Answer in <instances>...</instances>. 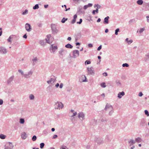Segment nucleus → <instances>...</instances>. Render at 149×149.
I'll return each instance as SVG.
<instances>
[{"label": "nucleus", "mask_w": 149, "mask_h": 149, "mask_svg": "<svg viewBox=\"0 0 149 149\" xmlns=\"http://www.w3.org/2000/svg\"><path fill=\"white\" fill-rule=\"evenodd\" d=\"M11 37L9 36V37L7 39V41L8 42H10V43L11 42Z\"/></svg>", "instance_id": "nucleus-49"}, {"label": "nucleus", "mask_w": 149, "mask_h": 149, "mask_svg": "<svg viewBox=\"0 0 149 149\" xmlns=\"http://www.w3.org/2000/svg\"><path fill=\"white\" fill-rule=\"evenodd\" d=\"M129 66V65L127 63H124L122 65V66L124 67H128Z\"/></svg>", "instance_id": "nucleus-40"}, {"label": "nucleus", "mask_w": 149, "mask_h": 149, "mask_svg": "<svg viewBox=\"0 0 149 149\" xmlns=\"http://www.w3.org/2000/svg\"><path fill=\"white\" fill-rule=\"evenodd\" d=\"M73 57L75 58L78 56L79 55V52L77 50H74L72 52Z\"/></svg>", "instance_id": "nucleus-7"}, {"label": "nucleus", "mask_w": 149, "mask_h": 149, "mask_svg": "<svg viewBox=\"0 0 149 149\" xmlns=\"http://www.w3.org/2000/svg\"><path fill=\"white\" fill-rule=\"evenodd\" d=\"M28 10L27 9H26L25 11L23 12L22 14L23 15H26L28 13Z\"/></svg>", "instance_id": "nucleus-34"}, {"label": "nucleus", "mask_w": 149, "mask_h": 149, "mask_svg": "<svg viewBox=\"0 0 149 149\" xmlns=\"http://www.w3.org/2000/svg\"><path fill=\"white\" fill-rule=\"evenodd\" d=\"M18 72L20 73L25 78L28 79L32 75L33 72L31 70L29 71L27 74H24V72L21 69H19Z\"/></svg>", "instance_id": "nucleus-1"}, {"label": "nucleus", "mask_w": 149, "mask_h": 149, "mask_svg": "<svg viewBox=\"0 0 149 149\" xmlns=\"http://www.w3.org/2000/svg\"><path fill=\"white\" fill-rule=\"evenodd\" d=\"M110 140V139H109V137L108 136H106V137H105V141L106 142H107L109 141Z\"/></svg>", "instance_id": "nucleus-32"}, {"label": "nucleus", "mask_w": 149, "mask_h": 149, "mask_svg": "<svg viewBox=\"0 0 149 149\" xmlns=\"http://www.w3.org/2000/svg\"><path fill=\"white\" fill-rule=\"evenodd\" d=\"M81 77H82V78H85V79L82 80V81L83 82L87 81V79H86V77L85 75H83L81 76Z\"/></svg>", "instance_id": "nucleus-29"}, {"label": "nucleus", "mask_w": 149, "mask_h": 149, "mask_svg": "<svg viewBox=\"0 0 149 149\" xmlns=\"http://www.w3.org/2000/svg\"><path fill=\"white\" fill-rule=\"evenodd\" d=\"M147 18V21L148 22H149V17L148 16H147L146 17Z\"/></svg>", "instance_id": "nucleus-62"}, {"label": "nucleus", "mask_w": 149, "mask_h": 149, "mask_svg": "<svg viewBox=\"0 0 149 149\" xmlns=\"http://www.w3.org/2000/svg\"><path fill=\"white\" fill-rule=\"evenodd\" d=\"M21 136L22 139H25L27 137L26 133L25 132H23V133L22 134Z\"/></svg>", "instance_id": "nucleus-17"}, {"label": "nucleus", "mask_w": 149, "mask_h": 149, "mask_svg": "<svg viewBox=\"0 0 149 149\" xmlns=\"http://www.w3.org/2000/svg\"><path fill=\"white\" fill-rule=\"evenodd\" d=\"M119 28H118L117 29H116L115 30V34L116 35H117L118 34V32H119Z\"/></svg>", "instance_id": "nucleus-44"}, {"label": "nucleus", "mask_w": 149, "mask_h": 149, "mask_svg": "<svg viewBox=\"0 0 149 149\" xmlns=\"http://www.w3.org/2000/svg\"><path fill=\"white\" fill-rule=\"evenodd\" d=\"M3 103V101L2 99H0V105H2Z\"/></svg>", "instance_id": "nucleus-54"}, {"label": "nucleus", "mask_w": 149, "mask_h": 149, "mask_svg": "<svg viewBox=\"0 0 149 149\" xmlns=\"http://www.w3.org/2000/svg\"><path fill=\"white\" fill-rule=\"evenodd\" d=\"M94 7L95 8V7H96L98 9L100 8L101 7V6L98 4L95 5Z\"/></svg>", "instance_id": "nucleus-37"}, {"label": "nucleus", "mask_w": 149, "mask_h": 149, "mask_svg": "<svg viewBox=\"0 0 149 149\" xmlns=\"http://www.w3.org/2000/svg\"><path fill=\"white\" fill-rule=\"evenodd\" d=\"M109 16L105 17L104 19L103 23L104 24H107L109 23Z\"/></svg>", "instance_id": "nucleus-15"}, {"label": "nucleus", "mask_w": 149, "mask_h": 149, "mask_svg": "<svg viewBox=\"0 0 149 149\" xmlns=\"http://www.w3.org/2000/svg\"><path fill=\"white\" fill-rule=\"evenodd\" d=\"M125 95V93L123 91H122L121 92H120L118 93V97L119 98H121L122 97V96H123Z\"/></svg>", "instance_id": "nucleus-16"}, {"label": "nucleus", "mask_w": 149, "mask_h": 149, "mask_svg": "<svg viewBox=\"0 0 149 149\" xmlns=\"http://www.w3.org/2000/svg\"><path fill=\"white\" fill-rule=\"evenodd\" d=\"M14 76L13 75L10 77L7 80V83L8 84H10L14 79Z\"/></svg>", "instance_id": "nucleus-12"}, {"label": "nucleus", "mask_w": 149, "mask_h": 149, "mask_svg": "<svg viewBox=\"0 0 149 149\" xmlns=\"http://www.w3.org/2000/svg\"><path fill=\"white\" fill-rule=\"evenodd\" d=\"M61 149H68V148L65 146H62L61 147Z\"/></svg>", "instance_id": "nucleus-45"}, {"label": "nucleus", "mask_w": 149, "mask_h": 149, "mask_svg": "<svg viewBox=\"0 0 149 149\" xmlns=\"http://www.w3.org/2000/svg\"><path fill=\"white\" fill-rule=\"evenodd\" d=\"M40 43L41 45L43 46L45 45V43L43 40H41L40 41Z\"/></svg>", "instance_id": "nucleus-41"}, {"label": "nucleus", "mask_w": 149, "mask_h": 149, "mask_svg": "<svg viewBox=\"0 0 149 149\" xmlns=\"http://www.w3.org/2000/svg\"><path fill=\"white\" fill-rule=\"evenodd\" d=\"M88 6H87V5H85L84 6V10H86V9L87 8H88Z\"/></svg>", "instance_id": "nucleus-56"}, {"label": "nucleus", "mask_w": 149, "mask_h": 149, "mask_svg": "<svg viewBox=\"0 0 149 149\" xmlns=\"http://www.w3.org/2000/svg\"><path fill=\"white\" fill-rule=\"evenodd\" d=\"M52 31L54 33H57L59 31L56 28V25L55 24H52L51 25Z\"/></svg>", "instance_id": "nucleus-4"}, {"label": "nucleus", "mask_w": 149, "mask_h": 149, "mask_svg": "<svg viewBox=\"0 0 149 149\" xmlns=\"http://www.w3.org/2000/svg\"><path fill=\"white\" fill-rule=\"evenodd\" d=\"M138 143H140L142 141V139L140 137H138L135 139V141Z\"/></svg>", "instance_id": "nucleus-25"}, {"label": "nucleus", "mask_w": 149, "mask_h": 149, "mask_svg": "<svg viewBox=\"0 0 149 149\" xmlns=\"http://www.w3.org/2000/svg\"><path fill=\"white\" fill-rule=\"evenodd\" d=\"M65 47L66 48L70 49H72L73 47L69 43L66 45H65Z\"/></svg>", "instance_id": "nucleus-26"}, {"label": "nucleus", "mask_w": 149, "mask_h": 149, "mask_svg": "<svg viewBox=\"0 0 149 149\" xmlns=\"http://www.w3.org/2000/svg\"><path fill=\"white\" fill-rule=\"evenodd\" d=\"M102 45H101L100 46L97 48V50L98 51H100L102 48Z\"/></svg>", "instance_id": "nucleus-52"}, {"label": "nucleus", "mask_w": 149, "mask_h": 149, "mask_svg": "<svg viewBox=\"0 0 149 149\" xmlns=\"http://www.w3.org/2000/svg\"><path fill=\"white\" fill-rule=\"evenodd\" d=\"M95 142L99 145L102 144L104 143V141L102 139L100 138H97L95 139Z\"/></svg>", "instance_id": "nucleus-10"}, {"label": "nucleus", "mask_w": 149, "mask_h": 149, "mask_svg": "<svg viewBox=\"0 0 149 149\" xmlns=\"http://www.w3.org/2000/svg\"><path fill=\"white\" fill-rule=\"evenodd\" d=\"M7 52V49L4 47L1 46L0 47V52L1 54H5Z\"/></svg>", "instance_id": "nucleus-8"}, {"label": "nucleus", "mask_w": 149, "mask_h": 149, "mask_svg": "<svg viewBox=\"0 0 149 149\" xmlns=\"http://www.w3.org/2000/svg\"><path fill=\"white\" fill-rule=\"evenodd\" d=\"M77 15L75 14L74 15V16L73 19H76L77 18Z\"/></svg>", "instance_id": "nucleus-61"}, {"label": "nucleus", "mask_w": 149, "mask_h": 149, "mask_svg": "<svg viewBox=\"0 0 149 149\" xmlns=\"http://www.w3.org/2000/svg\"><path fill=\"white\" fill-rule=\"evenodd\" d=\"M63 83H61L60 86H59L60 88H63Z\"/></svg>", "instance_id": "nucleus-57"}, {"label": "nucleus", "mask_w": 149, "mask_h": 149, "mask_svg": "<svg viewBox=\"0 0 149 149\" xmlns=\"http://www.w3.org/2000/svg\"><path fill=\"white\" fill-rule=\"evenodd\" d=\"M13 146L12 143L10 142H8L6 143L5 146V149H13Z\"/></svg>", "instance_id": "nucleus-5"}, {"label": "nucleus", "mask_w": 149, "mask_h": 149, "mask_svg": "<svg viewBox=\"0 0 149 149\" xmlns=\"http://www.w3.org/2000/svg\"><path fill=\"white\" fill-rule=\"evenodd\" d=\"M57 137V136L56 135H54L53 136V139H55Z\"/></svg>", "instance_id": "nucleus-63"}, {"label": "nucleus", "mask_w": 149, "mask_h": 149, "mask_svg": "<svg viewBox=\"0 0 149 149\" xmlns=\"http://www.w3.org/2000/svg\"><path fill=\"white\" fill-rule=\"evenodd\" d=\"M54 78H51L49 80L47 81V82L49 84H52L56 81V78L54 77Z\"/></svg>", "instance_id": "nucleus-13"}, {"label": "nucleus", "mask_w": 149, "mask_h": 149, "mask_svg": "<svg viewBox=\"0 0 149 149\" xmlns=\"http://www.w3.org/2000/svg\"><path fill=\"white\" fill-rule=\"evenodd\" d=\"M25 28L26 30L28 32H30L31 30V25L28 23H26L25 25Z\"/></svg>", "instance_id": "nucleus-11"}, {"label": "nucleus", "mask_w": 149, "mask_h": 149, "mask_svg": "<svg viewBox=\"0 0 149 149\" xmlns=\"http://www.w3.org/2000/svg\"><path fill=\"white\" fill-rule=\"evenodd\" d=\"M39 8V5L38 4H36L33 7V9L34 10H36L38 9Z\"/></svg>", "instance_id": "nucleus-31"}, {"label": "nucleus", "mask_w": 149, "mask_h": 149, "mask_svg": "<svg viewBox=\"0 0 149 149\" xmlns=\"http://www.w3.org/2000/svg\"><path fill=\"white\" fill-rule=\"evenodd\" d=\"M135 21V20L134 19H130L129 21V23L130 24H131L134 22V21Z\"/></svg>", "instance_id": "nucleus-46"}, {"label": "nucleus", "mask_w": 149, "mask_h": 149, "mask_svg": "<svg viewBox=\"0 0 149 149\" xmlns=\"http://www.w3.org/2000/svg\"><path fill=\"white\" fill-rule=\"evenodd\" d=\"M82 22V20L81 19H80L79 22H77V23L79 24H80Z\"/></svg>", "instance_id": "nucleus-50"}, {"label": "nucleus", "mask_w": 149, "mask_h": 149, "mask_svg": "<svg viewBox=\"0 0 149 149\" xmlns=\"http://www.w3.org/2000/svg\"><path fill=\"white\" fill-rule=\"evenodd\" d=\"M45 146V144L43 143H41L40 144V147L42 149Z\"/></svg>", "instance_id": "nucleus-38"}, {"label": "nucleus", "mask_w": 149, "mask_h": 149, "mask_svg": "<svg viewBox=\"0 0 149 149\" xmlns=\"http://www.w3.org/2000/svg\"><path fill=\"white\" fill-rule=\"evenodd\" d=\"M64 50L63 48H61L60 49V50L58 51V53H59L60 55L62 56L63 55V53L64 52Z\"/></svg>", "instance_id": "nucleus-21"}, {"label": "nucleus", "mask_w": 149, "mask_h": 149, "mask_svg": "<svg viewBox=\"0 0 149 149\" xmlns=\"http://www.w3.org/2000/svg\"><path fill=\"white\" fill-rule=\"evenodd\" d=\"M37 58L36 57L35 58L33 59H32V61H33L32 65H34L35 64L37 61Z\"/></svg>", "instance_id": "nucleus-22"}, {"label": "nucleus", "mask_w": 149, "mask_h": 149, "mask_svg": "<svg viewBox=\"0 0 149 149\" xmlns=\"http://www.w3.org/2000/svg\"><path fill=\"white\" fill-rule=\"evenodd\" d=\"M68 20V18H65V17H63L61 20V22L62 23H64L66 21Z\"/></svg>", "instance_id": "nucleus-30"}, {"label": "nucleus", "mask_w": 149, "mask_h": 149, "mask_svg": "<svg viewBox=\"0 0 149 149\" xmlns=\"http://www.w3.org/2000/svg\"><path fill=\"white\" fill-rule=\"evenodd\" d=\"M136 3L139 5H141L143 3V1L142 0H138L137 1Z\"/></svg>", "instance_id": "nucleus-23"}, {"label": "nucleus", "mask_w": 149, "mask_h": 149, "mask_svg": "<svg viewBox=\"0 0 149 149\" xmlns=\"http://www.w3.org/2000/svg\"><path fill=\"white\" fill-rule=\"evenodd\" d=\"M87 5L88 7H91L92 6L93 4L91 3H89Z\"/></svg>", "instance_id": "nucleus-53"}, {"label": "nucleus", "mask_w": 149, "mask_h": 149, "mask_svg": "<svg viewBox=\"0 0 149 149\" xmlns=\"http://www.w3.org/2000/svg\"><path fill=\"white\" fill-rule=\"evenodd\" d=\"M140 124L142 126H145V125H147V124L145 123V122H141Z\"/></svg>", "instance_id": "nucleus-33"}, {"label": "nucleus", "mask_w": 149, "mask_h": 149, "mask_svg": "<svg viewBox=\"0 0 149 149\" xmlns=\"http://www.w3.org/2000/svg\"><path fill=\"white\" fill-rule=\"evenodd\" d=\"M58 47L56 46H54L53 45H51L50 47V50L51 51V52L54 53L55 51V50L57 49Z\"/></svg>", "instance_id": "nucleus-9"}, {"label": "nucleus", "mask_w": 149, "mask_h": 149, "mask_svg": "<svg viewBox=\"0 0 149 149\" xmlns=\"http://www.w3.org/2000/svg\"><path fill=\"white\" fill-rule=\"evenodd\" d=\"M76 19H73L71 22V23L72 24H73L74 23L76 22Z\"/></svg>", "instance_id": "nucleus-51"}, {"label": "nucleus", "mask_w": 149, "mask_h": 149, "mask_svg": "<svg viewBox=\"0 0 149 149\" xmlns=\"http://www.w3.org/2000/svg\"><path fill=\"white\" fill-rule=\"evenodd\" d=\"M113 109L112 106L107 103L106 104L104 109L106 110H111Z\"/></svg>", "instance_id": "nucleus-14"}, {"label": "nucleus", "mask_w": 149, "mask_h": 149, "mask_svg": "<svg viewBox=\"0 0 149 149\" xmlns=\"http://www.w3.org/2000/svg\"><path fill=\"white\" fill-rule=\"evenodd\" d=\"M59 86V84L58 83H57L55 85L56 88H58Z\"/></svg>", "instance_id": "nucleus-64"}, {"label": "nucleus", "mask_w": 149, "mask_h": 149, "mask_svg": "<svg viewBox=\"0 0 149 149\" xmlns=\"http://www.w3.org/2000/svg\"><path fill=\"white\" fill-rule=\"evenodd\" d=\"M145 114L147 115V116H149V113L148 110H146L144 111Z\"/></svg>", "instance_id": "nucleus-42"}, {"label": "nucleus", "mask_w": 149, "mask_h": 149, "mask_svg": "<svg viewBox=\"0 0 149 149\" xmlns=\"http://www.w3.org/2000/svg\"><path fill=\"white\" fill-rule=\"evenodd\" d=\"M54 108L56 109H62L64 107L63 104L61 102L57 101L55 102Z\"/></svg>", "instance_id": "nucleus-2"}, {"label": "nucleus", "mask_w": 149, "mask_h": 149, "mask_svg": "<svg viewBox=\"0 0 149 149\" xmlns=\"http://www.w3.org/2000/svg\"><path fill=\"white\" fill-rule=\"evenodd\" d=\"M88 75H94L95 74V71L94 68L93 67H91L90 68H87Z\"/></svg>", "instance_id": "nucleus-3"}, {"label": "nucleus", "mask_w": 149, "mask_h": 149, "mask_svg": "<svg viewBox=\"0 0 149 149\" xmlns=\"http://www.w3.org/2000/svg\"><path fill=\"white\" fill-rule=\"evenodd\" d=\"M88 47H92L93 46V45L91 44H88Z\"/></svg>", "instance_id": "nucleus-59"}, {"label": "nucleus", "mask_w": 149, "mask_h": 149, "mask_svg": "<svg viewBox=\"0 0 149 149\" xmlns=\"http://www.w3.org/2000/svg\"><path fill=\"white\" fill-rule=\"evenodd\" d=\"M85 114L83 112H80L78 114V116L79 119L81 120H84L85 118Z\"/></svg>", "instance_id": "nucleus-6"}, {"label": "nucleus", "mask_w": 149, "mask_h": 149, "mask_svg": "<svg viewBox=\"0 0 149 149\" xmlns=\"http://www.w3.org/2000/svg\"><path fill=\"white\" fill-rule=\"evenodd\" d=\"M143 95V94L142 92H139V96L140 97H141Z\"/></svg>", "instance_id": "nucleus-55"}, {"label": "nucleus", "mask_w": 149, "mask_h": 149, "mask_svg": "<svg viewBox=\"0 0 149 149\" xmlns=\"http://www.w3.org/2000/svg\"><path fill=\"white\" fill-rule=\"evenodd\" d=\"M37 139V137L36 135L33 136L32 139V140L33 141H35Z\"/></svg>", "instance_id": "nucleus-39"}, {"label": "nucleus", "mask_w": 149, "mask_h": 149, "mask_svg": "<svg viewBox=\"0 0 149 149\" xmlns=\"http://www.w3.org/2000/svg\"><path fill=\"white\" fill-rule=\"evenodd\" d=\"M77 114V113L76 112H73V115H72L71 116L72 117H73L74 116H75Z\"/></svg>", "instance_id": "nucleus-58"}, {"label": "nucleus", "mask_w": 149, "mask_h": 149, "mask_svg": "<svg viewBox=\"0 0 149 149\" xmlns=\"http://www.w3.org/2000/svg\"><path fill=\"white\" fill-rule=\"evenodd\" d=\"M100 85H101V86L103 88H104L106 87V86L105 85V83L104 82H103V83H101L100 84Z\"/></svg>", "instance_id": "nucleus-36"}, {"label": "nucleus", "mask_w": 149, "mask_h": 149, "mask_svg": "<svg viewBox=\"0 0 149 149\" xmlns=\"http://www.w3.org/2000/svg\"><path fill=\"white\" fill-rule=\"evenodd\" d=\"M10 37H11V39L15 38L16 39H18L19 38V36H16L15 35H12L10 36Z\"/></svg>", "instance_id": "nucleus-20"}, {"label": "nucleus", "mask_w": 149, "mask_h": 149, "mask_svg": "<svg viewBox=\"0 0 149 149\" xmlns=\"http://www.w3.org/2000/svg\"><path fill=\"white\" fill-rule=\"evenodd\" d=\"M91 63V62L89 60H86L85 62V64H90Z\"/></svg>", "instance_id": "nucleus-43"}, {"label": "nucleus", "mask_w": 149, "mask_h": 149, "mask_svg": "<svg viewBox=\"0 0 149 149\" xmlns=\"http://www.w3.org/2000/svg\"><path fill=\"white\" fill-rule=\"evenodd\" d=\"M115 82L117 85L118 86H121V83L120 81L118 79H116L115 80Z\"/></svg>", "instance_id": "nucleus-24"}, {"label": "nucleus", "mask_w": 149, "mask_h": 149, "mask_svg": "<svg viewBox=\"0 0 149 149\" xmlns=\"http://www.w3.org/2000/svg\"><path fill=\"white\" fill-rule=\"evenodd\" d=\"M135 143V141L132 139H131L129 142V143L130 144V146H131L133 145Z\"/></svg>", "instance_id": "nucleus-18"}, {"label": "nucleus", "mask_w": 149, "mask_h": 149, "mask_svg": "<svg viewBox=\"0 0 149 149\" xmlns=\"http://www.w3.org/2000/svg\"><path fill=\"white\" fill-rule=\"evenodd\" d=\"M29 99L31 100H34L35 98L33 94H30L29 95Z\"/></svg>", "instance_id": "nucleus-27"}, {"label": "nucleus", "mask_w": 149, "mask_h": 149, "mask_svg": "<svg viewBox=\"0 0 149 149\" xmlns=\"http://www.w3.org/2000/svg\"><path fill=\"white\" fill-rule=\"evenodd\" d=\"M144 30V28H141L140 29L139 32L140 33H141L142 32H143Z\"/></svg>", "instance_id": "nucleus-47"}, {"label": "nucleus", "mask_w": 149, "mask_h": 149, "mask_svg": "<svg viewBox=\"0 0 149 149\" xmlns=\"http://www.w3.org/2000/svg\"><path fill=\"white\" fill-rule=\"evenodd\" d=\"M133 42V40H130L128 42H127V43L128 44L130 45Z\"/></svg>", "instance_id": "nucleus-48"}, {"label": "nucleus", "mask_w": 149, "mask_h": 149, "mask_svg": "<svg viewBox=\"0 0 149 149\" xmlns=\"http://www.w3.org/2000/svg\"><path fill=\"white\" fill-rule=\"evenodd\" d=\"M23 38H27V36L26 35V34H25L23 36Z\"/></svg>", "instance_id": "nucleus-60"}, {"label": "nucleus", "mask_w": 149, "mask_h": 149, "mask_svg": "<svg viewBox=\"0 0 149 149\" xmlns=\"http://www.w3.org/2000/svg\"><path fill=\"white\" fill-rule=\"evenodd\" d=\"M110 110V111H109V116H111L114 112V111L113 110V109H112Z\"/></svg>", "instance_id": "nucleus-35"}, {"label": "nucleus", "mask_w": 149, "mask_h": 149, "mask_svg": "<svg viewBox=\"0 0 149 149\" xmlns=\"http://www.w3.org/2000/svg\"><path fill=\"white\" fill-rule=\"evenodd\" d=\"M51 37L50 35H48L47 36V38H46L45 40L46 42L49 44H50L51 43L49 42V38Z\"/></svg>", "instance_id": "nucleus-19"}, {"label": "nucleus", "mask_w": 149, "mask_h": 149, "mask_svg": "<svg viewBox=\"0 0 149 149\" xmlns=\"http://www.w3.org/2000/svg\"><path fill=\"white\" fill-rule=\"evenodd\" d=\"M6 137V136L2 134H0V138L1 139H4Z\"/></svg>", "instance_id": "nucleus-28"}]
</instances>
